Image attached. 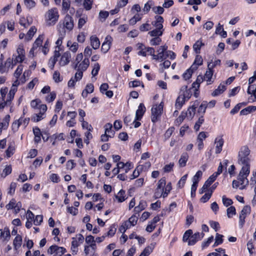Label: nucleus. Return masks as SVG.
Here are the masks:
<instances>
[{"label":"nucleus","mask_w":256,"mask_h":256,"mask_svg":"<svg viewBox=\"0 0 256 256\" xmlns=\"http://www.w3.org/2000/svg\"><path fill=\"white\" fill-rule=\"evenodd\" d=\"M162 42V38L160 37H154L150 40V44L152 46L159 45Z\"/></svg>","instance_id":"4d7b16f0"},{"label":"nucleus","mask_w":256,"mask_h":256,"mask_svg":"<svg viewBox=\"0 0 256 256\" xmlns=\"http://www.w3.org/2000/svg\"><path fill=\"white\" fill-rule=\"evenodd\" d=\"M16 52L18 56H16L14 59L12 58V68H13L14 66L17 63L22 62L25 58V50L22 46H19L17 48Z\"/></svg>","instance_id":"6e6552de"},{"label":"nucleus","mask_w":256,"mask_h":256,"mask_svg":"<svg viewBox=\"0 0 256 256\" xmlns=\"http://www.w3.org/2000/svg\"><path fill=\"white\" fill-rule=\"evenodd\" d=\"M174 130V128L172 126L168 128L164 134V140H168Z\"/></svg>","instance_id":"864d4df0"},{"label":"nucleus","mask_w":256,"mask_h":256,"mask_svg":"<svg viewBox=\"0 0 256 256\" xmlns=\"http://www.w3.org/2000/svg\"><path fill=\"white\" fill-rule=\"evenodd\" d=\"M202 173L201 170H198L192 178L193 183L196 184H198L199 178L202 177Z\"/></svg>","instance_id":"680f3d73"},{"label":"nucleus","mask_w":256,"mask_h":256,"mask_svg":"<svg viewBox=\"0 0 256 256\" xmlns=\"http://www.w3.org/2000/svg\"><path fill=\"white\" fill-rule=\"evenodd\" d=\"M186 100L184 99L182 96H180V95L178 97L176 98V104H175V106L176 109L177 110H180L183 104H184Z\"/></svg>","instance_id":"f704fd0d"},{"label":"nucleus","mask_w":256,"mask_h":256,"mask_svg":"<svg viewBox=\"0 0 256 256\" xmlns=\"http://www.w3.org/2000/svg\"><path fill=\"white\" fill-rule=\"evenodd\" d=\"M10 118V116L7 114L3 119L2 122H0V135L2 134V130H6L8 128Z\"/></svg>","instance_id":"412c9836"},{"label":"nucleus","mask_w":256,"mask_h":256,"mask_svg":"<svg viewBox=\"0 0 256 256\" xmlns=\"http://www.w3.org/2000/svg\"><path fill=\"white\" fill-rule=\"evenodd\" d=\"M10 232L8 228H4V230L0 229V238L3 241H8L10 239Z\"/></svg>","instance_id":"6ab92c4d"},{"label":"nucleus","mask_w":256,"mask_h":256,"mask_svg":"<svg viewBox=\"0 0 256 256\" xmlns=\"http://www.w3.org/2000/svg\"><path fill=\"white\" fill-rule=\"evenodd\" d=\"M154 247V244H150V246L146 248L142 252L146 255V256H148L152 252Z\"/></svg>","instance_id":"338daca9"},{"label":"nucleus","mask_w":256,"mask_h":256,"mask_svg":"<svg viewBox=\"0 0 256 256\" xmlns=\"http://www.w3.org/2000/svg\"><path fill=\"white\" fill-rule=\"evenodd\" d=\"M94 90V86L92 84H86V88L82 91V96L83 98H86L88 94L92 93Z\"/></svg>","instance_id":"b1692460"},{"label":"nucleus","mask_w":256,"mask_h":256,"mask_svg":"<svg viewBox=\"0 0 256 256\" xmlns=\"http://www.w3.org/2000/svg\"><path fill=\"white\" fill-rule=\"evenodd\" d=\"M142 18L140 16V14H137L130 20L129 24L132 26L134 25L137 22L140 20Z\"/></svg>","instance_id":"603ef678"},{"label":"nucleus","mask_w":256,"mask_h":256,"mask_svg":"<svg viewBox=\"0 0 256 256\" xmlns=\"http://www.w3.org/2000/svg\"><path fill=\"white\" fill-rule=\"evenodd\" d=\"M239 164L242 166V168L238 176V180H240L242 185L240 188L243 190L248 184V180L247 178L250 173V164Z\"/></svg>","instance_id":"f03ea898"},{"label":"nucleus","mask_w":256,"mask_h":256,"mask_svg":"<svg viewBox=\"0 0 256 256\" xmlns=\"http://www.w3.org/2000/svg\"><path fill=\"white\" fill-rule=\"evenodd\" d=\"M196 106L195 105H193L192 106L190 107L186 112H185L186 114V116L190 119H192L196 113Z\"/></svg>","instance_id":"c9c22d12"},{"label":"nucleus","mask_w":256,"mask_h":256,"mask_svg":"<svg viewBox=\"0 0 256 256\" xmlns=\"http://www.w3.org/2000/svg\"><path fill=\"white\" fill-rule=\"evenodd\" d=\"M46 24L50 26L55 25L59 19L60 14L56 8H52L46 11L44 16Z\"/></svg>","instance_id":"7ed1b4c3"},{"label":"nucleus","mask_w":256,"mask_h":256,"mask_svg":"<svg viewBox=\"0 0 256 256\" xmlns=\"http://www.w3.org/2000/svg\"><path fill=\"white\" fill-rule=\"evenodd\" d=\"M226 86L224 85H220L218 88L215 90L212 93V96H217L222 94L226 90Z\"/></svg>","instance_id":"58836bf2"},{"label":"nucleus","mask_w":256,"mask_h":256,"mask_svg":"<svg viewBox=\"0 0 256 256\" xmlns=\"http://www.w3.org/2000/svg\"><path fill=\"white\" fill-rule=\"evenodd\" d=\"M8 88L6 87H3L0 88V93L1 95V98L0 100H5L6 96L8 94Z\"/></svg>","instance_id":"0e129e2a"},{"label":"nucleus","mask_w":256,"mask_h":256,"mask_svg":"<svg viewBox=\"0 0 256 256\" xmlns=\"http://www.w3.org/2000/svg\"><path fill=\"white\" fill-rule=\"evenodd\" d=\"M204 234L203 232H196L194 234L191 236L190 239L188 241V244L189 246H192L196 242L199 240H200L204 238Z\"/></svg>","instance_id":"ddd939ff"},{"label":"nucleus","mask_w":256,"mask_h":256,"mask_svg":"<svg viewBox=\"0 0 256 256\" xmlns=\"http://www.w3.org/2000/svg\"><path fill=\"white\" fill-rule=\"evenodd\" d=\"M214 143L216 144V154H220L222 150L224 144V139L222 137L216 138L215 139Z\"/></svg>","instance_id":"a211bd4d"},{"label":"nucleus","mask_w":256,"mask_h":256,"mask_svg":"<svg viewBox=\"0 0 256 256\" xmlns=\"http://www.w3.org/2000/svg\"><path fill=\"white\" fill-rule=\"evenodd\" d=\"M15 152V147L12 144H10L8 146L7 150L6 151V156L8 158L10 157L12 155L14 154Z\"/></svg>","instance_id":"c03bdc74"},{"label":"nucleus","mask_w":256,"mask_h":256,"mask_svg":"<svg viewBox=\"0 0 256 256\" xmlns=\"http://www.w3.org/2000/svg\"><path fill=\"white\" fill-rule=\"evenodd\" d=\"M146 108L142 103L140 104L136 112V120H140L146 112Z\"/></svg>","instance_id":"aec40b11"},{"label":"nucleus","mask_w":256,"mask_h":256,"mask_svg":"<svg viewBox=\"0 0 256 256\" xmlns=\"http://www.w3.org/2000/svg\"><path fill=\"white\" fill-rule=\"evenodd\" d=\"M116 230V228L114 225H112L109 228L108 231L106 234L104 235L106 236H110L112 237L113 236Z\"/></svg>","instance_id":"3c124183"},{"label":"nucleus","mask_w":256,"mask_h":256,"mask_svg":"<svg viewBox=\"0 0 256 256\" xmlns=\"http://www.w3.org/2000/svg\"><path fill=\"white\" fill-rule=\"evenodd\" d=\"M216 174H213L205 182L204 184H206V185L209 187L212 184V183L216 180Z\"/></svg>","instance_id":"13d9d810"},{"label":"nucleus","mask_w":256,"mask_h":256,"mask_svg":"<svg viewBox=\"0 0 256 256\" xmlns=\"http://www.w3.org/2000/svg\"><path fill=\"white\" fill-rule=\"evenodd\" d=\"M167 50L168 46L166 44L158 47L156 50L158 54L154 56V60L160 62L164 61L166 58Z\"/></svg>","instance_id":"0eeeda50"},{"label":"nucleus","mask_w":256,"mask_h":256,"mask_svg":"<svg viewBox=\"0 0 256 256\" xmlns=\"http://www.w3.org/2000/svg\"><path fill=\"white\" fill-rule=\"evenodd\" d=\"M256 110V106H248L246 107V108L242 110L240 112V114L241 115H247L252 112H255Z\"/></svg>","instance_id":"473e14b6"},{"label":"nucleus","mask_w":256,"mask_h":256,"mask_svg":"<svg viewBox=\"0 0 256 256\" xmlns=\"http://www.w3.org/2000/svg\"><path fill=\"white\" fill-rule=\"evenodd\" d=\"M24 6L28 9H31L36 6V2L34 0H24Z\"/></svg>","instance_id":"de8ad7c7"},{"label":"nucleus","mask_w":256,"mask_h":256,"mask_svg":"<svg viewBox=\"0 0 256 256\" xmlns=\"http://www.w3.org/2000/svg\"><path fill=\"white\" fill-rule=\"evenodd\" d=\"M163 31L164 30L155 28L154 30L149 32L148 34L152 37H160L162 35Z\"/></svg>","instance_id":"4c0bfd02"},{"label":"nucleus","mask_w":256,"mask_h":256,"mask_svg":"<svg viewBox=\"0 0 256 256\" xmlns=\"http://www.w3.org/2000/svg\"><path fill=\"white\" fill-rule=\"evenodd\" d=\"M70 53L68 51L66 52L62 56L59 62V64L60 66H64L70 62Z\"/></svg>","instance_id":"2eb2a0df"},{"label":"nucleus","mask_w":256,"mask_h":256,"mask_svg":"<svg viewBox=\"0 0 256 256\" xmlns=\"http://www.w3.org/2000/svg\"><path fill=\"white\" fill-rule=\"evenodd\" d=\"M71 250L72 254H76L78 251V246L83 243L84 238L80 234H78L76 237L72 238Z\"/></svg>","instance_id":"423d86ee"},{"label":"nucleus","mask_w":256,"mask_h":256,"mask_svg":"<svg viewBox=\"0 0 256 256\" xmlns=\"http://www.w3.org/2000/svg\"><path fill=\"white\" fill-rule=\"evenodd\" d=\"M105 133L108 134L110 138H113L114 136V132L112 130V126L110 123L106 124L104 126Z\"/></svg>","instance_id":"cd10ccee"},{"label":"nucleus","mask_w":256,"mask_h":256,"mask_svg":"<svg viewBox=\"0 0 256 256\" xmlns=\"http://www.w3.org/2000/svg\"><path fill=\"white\" fill-rule=\"evenodd\" d=\"M172 184L171 182H168L166 186L165 187L164 189V194H163V197L166 198L168 196V194L170 193V190H172Z\"/></svg>","instance_id":"052dcab7"},{"label":"nucleus","mask_w":256,"mask_h":256,"mask_svg":"<svg viewBox=\"0 0 256 256\" xmlns=\"http://www.w3.org/2000/svg\"><path fill=\"white\" fill-rule=\"evenodd\" d=\"M90 64V61L88 58H85L83 61L78 65V70H86Z\"/></svg>","instance_id":"a878e982"},{"label":"nucleus","mask_w":256,"mask_h":256,"mask_svg":"<svg viewBox=\"0 0 256 256\" xmlns=\"http://www.w3.org/2000/svg\"><path fill=\"white\" fill-rule=\"evenodd\" d=\"M188 176V174H186L181 178L177 184L178 188H182L184 187L187 179Z\"/></svg>","instance_id":"8fccbe9b"},{"label":"nucleus","mask_w":256,"mask_h":256,"mask_svg":"<svg viewBox=\"0 0 256 256\" xmlns=\"http://www.w3.org/2000/svg\"><path fill=\"white\" fill-rule=\"evenodd\" d=\"M90 40L91 46L94 49L96 50L99 48L100 46V41L96 36H91L90 38Z\"/></svg>","instance_id":"5701e85b"},{"label":"nucleus","mask_w":256,"mask_h":256,"mask_svg":"<svg viewBox=\"0 0 256 256\" xmlns=\"http://www.w3.org/2000/svg\"><path fill=\"white\" fill-rule=\"evenodd\" d=\"M138 220V216L136 214H133L129 218L128 220L127 221L129 222L130 224L132 226H134L136 224Z\"/></svg>","instance_id":"bf43d9fd"},{"label":"nucleus","mask_w":256,"mask_h":256,"mask_svg":"<svg viewBox=\"0 0 256 256\" xmlns=\"http://www.w3.org/2000/svg\"><path fill=\"white\" fill-rule=\"evenodd\" d=\"M192 234V230H186L184 232V234L183 236L182 240L184 242L188 241V240L190 239V238Z\"/></svg>","instance_id":"69168bd1"},{"label":"nucleus","mask_w":256,"mask_h":256,"mask_svg":"<svg viewBox=\"0 0 256 256\" xmlns=\"http://www.w3.org/2000/svg\"><path fill=\"white\" fill-rule=\"evenodd\" d=\"M250 150L248 146H242L238 154V164H250Z\"/></svg>","instance_id":"20e7f679"},{"label":"nucleus","mask_w":256,"mask_h":256,"mask_svg":"<svg viewBox=\"0 0 256 256\" xmlns=\"http://www.w3.org/2000/svg\"><path fill=\"white\" fill-rule=\"evenodd\" d=\"M188 159V155L186 152H184L180 156L178 160V164L180 167H184L186 166V164Z\"/></svg>","instance_id":"bb28decb"},{"label":"nucleus","mask_w":256,"mask_h":256,"mask_svg":"<svg viewBox=\"0 0 256 256\" xmlns=\"http://www.w3.org/2000/svg\"><path fill=\"white\" fill-rule=\"evenodd\" d=\"M214 71L212 70H210L209 68H208V69L206 72L204 76V78L206 82H208V84H210L213 82V80H212V76H213Z\"/></svg>","instance_id":"393cba45"},{"label":"nucleus","mask_w":256,"mask_h":256,"mask_svg":"<svg viewBox=\"0 0 256 256\" xmlns=\"http://www.w3.org/2000/svg\"><path fill=\"white\" fill-rule=\"evenodd\" d=\"M115 198L118 202H124L126 200L125 191L123 190H120L118 194L115 196Z\"/></svg>","instance_id":"2f4dec72"},{"label":"nucleus","mask_w":256,"mask_h":256,"mask_svg":"<svg viewBox=\"0 0 256 256\" xmlns=\"http://www.w3.org/2000/svg\"><path fill=\"white\" fill-rule=\"evenodd\" d=\"M204 44L200 40H197L193 45L194 50L196 54L200 53V50L202 46H204Z\"/></svg>","instance_id":"ea45409f"},{"label":"nucleus","mask_w":256,"mask_h":256,"mask_svg":"<svg viewBox=\"0 0 256 256\" xmlns=\"http://www.w3.org/2000/svg\"><path fill=\"white\" fill-rule=\"evenodd\" d=\"M38 108L40 110V112L36 114V116L32 118V120L35 122H38L44 118L45 112L47 110V106L46 104H40Z\"/></svg>","instance_id":"9d476101"},{"label":"nucleus","mask_w":256,"mask_h":256,"mask_svg":"<svg viewBox=\"0 0 256 256\" xmlns=\"http://www.w3.org/2000/svg\"><path fill=\"white\" fill-rule=\"evenodd\" d=\"M250 207L248 206H244L243 209L242 210L240 214V222L242 226L244 222V219L247 214H250Z\"/></svg>","instance_id":"dca6fc26"},{"label":"nucleus","mask_w":256,"mask_h":256,"mask_svg":"<svg viewBox=\"0 0 256 256\" xmlns=\"http://www.w3.org/2000/svg\"><path fill=\"white\" fill-rule=\"evenodd\" d=\"M66 252L64 247L58 246L56 245L50 246L48 250V253L53 254L54 256H62Z\"/></svg>","instance_id":"1a4fd4ad"},{"label":"nucleus","mask_w":256,"mask_h":256,"mask_svg":"<svg viewBox=\"0 0 256 256\" xmlns=\"http://www.w3.org/2000/svg\"><path fill=\"white\" fill-rule=\"evenodd\" d=\"M18 120L20 125L22 126L24 128H25L29 123L30 118H25L24 116H21Z\"/></svg>","instance_id":"79ce46f5"},{"label":"nucleus","mask_w":256,"mask_h":256,"mask_svg":"<svg viewBox=\"0 0 256 256\" xmlns=\"http://www.w3.org/2000/svg\"><path fill=\"white\" fill-rule=\"evenodd\" d=\"M16 92L14 91V90H10L9 91L8 94H7L5 101L10 104L12 100L14 99V96L15 95Z\"/></svg>","instance_id":"e433bc0d"},{"label":"nucleus","mask_w":256,"mask_h":256,"mask_svg":"<svg viewBox=\"0 0 256 256\" xmlns=\"http://www.w3.org/2000/svg\"><path fill=\"white\" fill-rule=\"evenodd\" d=\"M223 237L224 236L222 234L216 233V235L215 242L213 245V246L216 247L218 245L222 244L223 242Z\"/></svg>","instance_id":"a19ab883"},{"label":"nucleus","mask_w":256,"mask_h":256,"mask_svg":"<svg viewBox=\"0 0 256 256\" xmlns=\"http://www.w3.org/2000/svg\"><path fill=\"white\" fill-rule=\"evenodd\" d=\"M58 32V38L56 42V48L58 49V50H61L60 46L62 44V40L66 36V34H62V33H61V32Z\"/></svg>","instance_id":"c756f323"},{"label":"nucleus","mask_w":256,"mask_h":256,"mask_svg":"<svg viewBox=\"0 0 256 256\" xmlns=\"http://www.w3.org/2000/svg\"><path fill=\"white\" fill-rule=\"evenodd\" d=\"M44 38V35L39 36L34 43L32 47L30 50V53L34 52L36 49L42 46Z\"/></svg>","instance_id":"4be33fe9"},{"label":"nucleus","mask_w":256,"mask_h":256,"mask_svg":"<svg viewBox=\"0 0 256 256\" xmlns=\"http://www.w3.org/2000/svg\"><path fill=\"white\" fill-rule=\"evenodd\" d=\"M33 132L34 135V140L35 142H40L41 140V136H42L40 129L38 128H35L33 129Z\"/></svg>","instance_id":"72a5a7b5"},{"label":"nucleus","mask_w":256,"mask_h":256,"mask_svg":"<svg viewBox=\"0 0 256 256\" xmlns=\"http://www.w3.org/2000/svg\"><path fill=\"white\" fill-rule=\"evenodd\" d=\"M23 68L24 66L22 64H20L18 66L17 68L16 69L14 73V76L16 78H19L20 76L21 75L22 72Z\"/></svg>","instance_id":"6e6d98bb"},{"label":"nucleus","mask_w":256,"mask_h":256,"mask_svg":"<svg viewBox=\"0 0 256 256\" xmlns=\"http://www.w3.org/2000/svg\"><path fill=\"white\" fill-rule=\"evenodd\" d=\"M92 0H84L83 2L84 7L86 10H89L92 8Z\"/></svg>","instance_id":"e2e57ef3"},{"label":"nucleus","mask_w":256,"mask_h":256,"mask_svg":"<svg viewBox=\"0 0 256 256\" xmlns=\"http://www.w3.org/2000/svg\"><path fill=\"white\" fill-rule=\"evenodd\" d=\"M36 32V28H35V26H32L26 34V39L28 40H31Z\"/></svg>","instance_id":"a18cd8bd"},{"label":"nucleus","mask_w":256,"mask_h":256,"mask_svg":"<svg viewBox=\"0 0 256 256\" xmlns=\"http://www.w3.org/2000/svg\"><path fill=\"white\" fill-rule=\"evenodd\" d=\"M247 92L250 94V96L248 98V102H253L256 101V86L250 85Z\"/></svg>","instance_id":"4468645a"},{"label":"nucleus","mask_w":256,"mask_h":256,"mask_svg":"<svg viewBox=\"0 0 256 256\" xmlns=\"http://www.w3.org/2000/svg\"><path fill=\"white\" fill-rule=\"evenodd\" d=\"M196 68L197 66L194 68V66H192L190 68L186 70V72L183 74V78L185 80H189L192 76V74L194 72V70Z\"/></svg>","instance_id":"7c9ffc66"},{"label":"nucleus","mask_w":256,"mask_h":256,"mask_svg":"<svg viewBox=\"0 0 256 256\" xmlns=\"http://www.w3.org/2000/svg\"><path fill=\"white\" fill-rule=\"evenodd\" d=\"M186 115V114L185 112H182L180 115L176 120V124L180 125L184 121Z\"/></svg>","instance_id":"774afa93"},{"label":"nucleus","mask_w":256,"mask_h":256,"mask_svg":"<svg viewBox=\"0 0 256 256\" xmlns=\"http://www.w3.org/2000/svg\"><path fill=\"white\" fill-rule=\"evenodd\" d=\"M112 42V38L108 35L105 38L104 42L102 43L101 50L104 54L106 53L110 50Z\"/></svg>","instance_id":"f8f14e48"},{"label":"nucleus","mask_w":256,"mask_h":256,"mask_svg":"<svg viewBox=\"0 0 256 256\" xmlns=\"http://www.w3.org/2000/svg\"><path fill=\"white\" fill-rule=\"evenodd\" d=\"M180 95L182 96L186 100H188L191 97L192 94L190 90L188 89L186 86H183L180 88Z\"/></svg>","instance_id":"f3484780"},{"label":"nucleus","mask_w":256,"mask_h":256,"mask_svg":"<svg viewBox=\"0 0 256 256\" xmlns=\"http://www.w3.org/2000/svg\"><path fill=\"white\" fill-rule=\"evenodd\" d=\"M88 18L86 16H84L80 18L78 21V28H81L88 22Z\"/></svg>","instance_id":"37998d69"},{"label":"nucleus","mask_w":256,"mask_h":256,"mask_svg":"<svg viewBox=\"0 0 256 256\" xmlns=\"http://www.w3.org/2000/svg\"><path fill=\"white\" fill-rule=\"evenodd\" d=\"M220 64L221 61L220 60H216L214 62L211 60V62H208V68H209L210 70H212L213 68L216 66H220Z\"/></svg>","instance_id":"49530a36"},{"label":"nucleus","mask_w":256,"mask_h":256,"mask_svg":"<svg viewBox=\"0 0 256 256\" xmlns=\"http://www.w3.org/2000/svg\"><path fill=\"white\" fill-rule=\"evenodd\" d=\"M96 244L89 245H85L84 252L86 256L91 254V256H98L96 253Z\"/></svg>","instance_id":"9b49d317"},{"label":"nucleus","mask_w":256,"mask_h":256,"mask_svg":"<svg viewBox=\"0 0 256 256\" xmlns=\"http://www.w3.org/2000/svg\"><path fill=\"white\" fill-rule=\"evenodd\" d=\"M74 27V19L70 15L67 14L64 18L58 22L56 28L58 32H61L62 34H66V31L71 32Z\"/></svg>","instance_id":"f257e3e1"},{"label":"nucleus","mask_w":256,"mask_h":256,"mask_svg":"<svg viewBox=\"0 0 256 256\" xmlns=\"http://www.w3.org/2000/svg\"><path fill=\"white\" fill-rule=\"evenodd\" d=\"M70 2L69 0H62V10L67 12L70 8Z\"/></svg>","instance_id":"09e8293b"},{"label":"nucleus","mask_w":256,"mask_h":256,"mask_svg":"<svg viewBox=\"0 0 256 256\" xmlns=\"http://www.w3.org/2000/svg\"><path fill=\"white\" fill-rule=\"evenodd\" d=\"M163 102H160L159 104H154L151 109V120L153 123H156L160 118L163 112Z\"/></svg>","instance_id":"39448f33"},{"label":"nucleus","mask_w":256,"mask_h":256,"mask_svg":"<svg viewBox=\"0 0 256 256\" xmlns=\"http://www.w3.org/2000/svg\"><path fill=\"white\" fill-rule=\"evenodd\" d=\"M145 204L146 202H140L139 205L134 208V211L136 214H138L140 212L144 209Z\"/></svg>","instance_id":"5fc2aeb1"},{"label":"nucleus","mask_w":256,"mask_h":256,"mask_svg":"<svg viewBox=\"0 0 256 256\" xmlns=\"http://www.w3.org/2000/svg\"><path fill=\"white\" fill-rule=\"evenodd\" d=\"M22 244V237L20 234H17L13 242V245L15 250L19 248Z\"/></svg>","instance_id":"c85d7f7f"}]
</instances>
